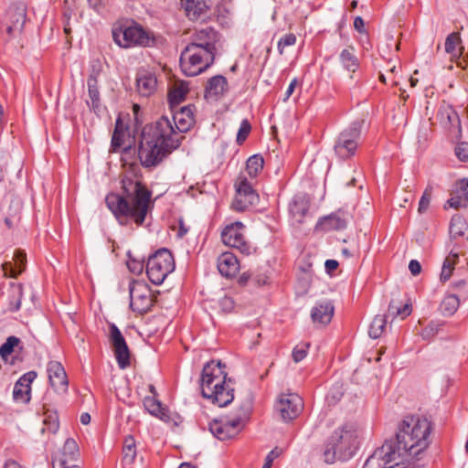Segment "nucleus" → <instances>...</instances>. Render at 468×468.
I'll use <instances>...</instances> for the list:
<instances>
[{
	"instance_id": "obj_1",
	"label": "nucleus",
	"mask_w": 468,
	"mask_h": 468,
	"mask_svg": "<svg viewBox=\"0 0 468 468\" xmlns=\"http://www.w3.org/2000/svg\"><path fill=\"white\" fill-rule=\"evenodd\" d=\"M173 120L165 116L154 123L144 127L138 148V157L142 165H157L171 152L179 147L181 135L194 125V116L190 106L182 107L173 114Z\"/></svg>"
},
{
	"instance_id": "obj_2",
	"label": "nucleus",
	"mask_w": 468,
	"mask_h": 468,
	"mask_svg": "<svg viewBox=\"0 0 468 468\" xmlns=\"http://www.w3.org/2000/svg\"><path fill=\"white\" fill-rule=\"evenodd\" d=\"M135 168L126 172L122 178V194L110 193L105 202L121 225L130 221L141 226L148 213L151 192L139 179Z\"/></svg>"
},
{
	"instance_id": "obj_3",
	"label": "nucleus",
	"mask_w": 468,
	"mask_h": 468,
	"mask_svg": "<svg viewBox=\"0 0 468 468\" xmlns=\"http://www.w3.org/2000/svg\"><path fill=\"white\" fill-rule=\"evenodd\" d=\"M431 422L419 416H407L398 426L395 441H387L394 448L396 456L403 463L418 456L430 445Z\"/></svg>"
},
{
	"instance_id": "obj_4",
	"label": "nucleus",
	"mask_w": 468,
	"mask_h": 468,
	"mask_svg": "<svg viewBox=\"0 0 468 468\" xmlns=\"http://www.w3.org/2000/svg\"><path fill=\"white\" fill-rule=\"evenodd\" d=\"M225 365L220 361L207 362L200 379L201 394L218 407H226L234 399V388L231 378L224 371Z\"/></svg>"
},
{
	"instance_id": "obj_5",
	"label": "nucleus",
	"mask_w": 468,
	"mask_h": 468,
	"mask_svg": "<svg viewBox=\"0 0 468 468\" xmlns=\"http://www.w3.org/2000/svg\"><path fill=\"white\" fill-rule=\"evenodd\" d=\"M253 399L247 394L241 401L235 416L228 420H215L209 424L211 433L220 441L237 436L245 427L252 411Z\"/></svg>"
},
{
	"instance_id": "obj_6",
	"label": "nucleus",
	"mask_w": 468,
	"mask_h": 468,
	"mask_svg": "<svg viewBox=\"0 0 468 468\" xmlns=\"http://www.w3.org/2000/svg\"><path fill=\"white\" fill-rule=\"evenodd\" d=\"M356 444V434L349 425L335 430L324 452V461L332 463L337 458L347 460L353 454Z\"/></svg>"
},
{
	"instance_id": "obj_7",
	"label": "nucleus",
	"mask_w": 468,
	"mask_h": 468,
	"mask_svg": "<svg viewBox=\"0 0 468 468\" xmlns=\"http://www.w3.org/2000/svg\"><path fill=\"white\" fill-rule=\"evenodd\" d=\"M214 59L212 51L187 45L180 55V67L185 75L194 77L205 71Z\"/></svg>"
},
{
	"instance_id": "obj_8",
	"label": "nucleus",
	"mask_w": 468,
	"mask_h": 468,
	"mask_svg": "<svg viewBox=\"0 0 468 468\" xmlns=\"http://www.w3.org/2000/svg\"><path fill=\"white\" fill-rule=\"evenodd\" d=\"M175 269V260L167 249H160L149 257L146 273L154 284H161Z\"/></svg>"
},
{
	"instance_id": "obj_9",
	"label": "nucleus",
	"mask_w": 468,
	"mask_h": 468,
	"mask_svg": "<svg viewBox=\"0 0 468 468\" xmlns=\"http://www.w3.org/2000/svg\"><path fill=\"white\" fill-rule=\"evenodd\" d=\"M112 37L118 46L125 48L149 47L154 42V37L137 24L113 29Z\"/></svg>"
},
{
	"instance_id": "obj_10",
	"label": "nucleus",
	"mask_w": 468,
	"mask_h": 468,
	"mask_svg": "<svg viewBox=\"0 0 468 468\" xmlns=\"http://www.w3.org/2000/svg\"><path fill=\"white\" fill-rule=\"evenodd\" d=\"M364 121L354 122L349 127L340 133L335 144V154L342 159H346L355 154L357 148V141L361 136Z\"/></svg>"
},
{
	"instance_id": "obj_11",
	"label": "nucleus",
	"mask_w": 468,
	"mask_h": 468,
	"mask_svg": "<svg viewBox=\"0 0 468 468\" xmlns=\"http://www.w3.org/2000/svg\"><path fill=\"white\" fill-rule=\"evenodd\" d=\"M130 306L133 311L144 314L148 312L154 303V295L149 286L141 281H133L129 285Z\"/></svg>"
},
{
	"instance_id": "obj_12",
	"label": "nucleus",
	"mask_w": 468,
	"mask_h": 468,
	"mask_svg": "<svg viewBox=\"0 0 468 468\" xmlns=\"http://www.w3.org/2000/svg\"><path fill=\"white\" fill-rule=\"evenodd\" d=\"M259 201V195L247 178L240 176L236 183V196L231 207L236 211H244Z\"/></svg>"
},
{
	"instance_id": "obj_13",
	"label": "nucleus",
	"mask_w": 468,
	"mask_h": 468,
	"mask_svg": "<svg viewBox=\"0 0 468 468\" xmlns=\"http://www.w3.org/2000/svg\"><path fill=\"white\" fill-rule=\"evenodd\" d=\"M243 229L244 225L241 222L230 224L223 229L221 239L225 245L239 250L242 254L249 255L250 246L245 240Z\"/></svg>"
},
{
	"instance_id": "obj_14",
	"label": "nucleus",
	"mask_w": 468,
	"mask_h": 468,
	"mask_svg": "<svg viewBox=\"0 0 468 468\" xmlns=\"http://www.w3.org/2000/svg\"><path fill=\"white\" fill-rule=\"evenodd\" d=\"M109 339L112 346L114 355L120 368L124 369L130 366V351L126 341L119 328L110 324Z\"/></svg>"
},
{
	"instance_id": "obj_15",
	"label": "nucleus",
	"mask_w": 468,
	"mask_h": 468,
	"mask_svg": "<svg viewBox=\"0 0 468 468\" xmlns=\"http://www.w3.org/2000/svg\"><path fill=\"white\" fill-rule=\"evenodd\" d=\"M303 408L302 398L294 393L283 394L277 404L281 417L285 421L295 419Z\"/></svg>"
},
{
	"instance_id": "obj_16",
	"label": "nucleus",
	"mask_w": 468,
	"mask_h": 468,
	"mask_svg": "<svg viewBox=\"0 0 468 468\" xmlns=\"http://www.w3.org/2000/svg\"><path fill=\"white\" fill-rule=\"evenodd\" d=\"M80 457V452L77 442L69 438L66 440L60 452H58L52 461V466L57 468L79 466L77 462Z\"/></svg>"
},
{
	"instance_id": "obj_17",
	"label": "nucleus",
	"mask_w": 468,
	"mask_h": 468,
	"mask_svg": "<svg viewBox=\"0 0 468 468\" xmlns=\"http://www.w3.org/2000/svg\"><path fill=\"white\" fill-rule=\"evenodd\" d=\"M27 16V8L23 3L12 5L6 11L5 21L7 24V33L20 32L25 25Z\"/></svg>"
},
{
	"instance_id": "obj_18",
	"label": "nucleus",
	"mask_w": 468,
	"mask_h": 468,
	"mask_svg": "<svg viewBox=\"0 0 468 468\" xmlns=\"http://www.w3.org/2000/svg\"><path fill=\"white\" fill-rule=\"evenodd\" d=\"M218 41V33L212 27H208L200 30H197L193 36L192 40L188 45H193L197 48H206L212 51L215 55V44Z\"/></svg>"
},
{
	"instance_id": "obj_19",
	"label": "nucleus",
	"mask_w": 468,
	"mask_h": 468,
	"mask_svg": "<svg viewBox=\"0 0 468 468\" xmlns=\"http://www.w3.org/2000/svg\"><path fill=\"white\" fill-rule=\"evenodd\" d=\"M211 5L209 0H182L186 16L193 21L207 16Z\"/></svg>"
},
{
	"instance_id": "obj_20",
	"label": "nucleus",
	"mask_w": 468,
	"mask_h": 468,
	"mask_svg": "<svg viewBox=\"0 0 468 468\" xmlns=\"http://www.w3.org/2000/svg\"><path fill=\"white\" fill-rule=\"evenodd\" d=\"M37 378V372L28 371L16 381L13 390V399L16 401L27 403L30 400L31 383Z\"/></svg>"
},
{
	"instance_id": "obj_21",
	"label": "nucleus",
	"mask_w": 468,
	"mask_h": 468,
	"mask_svg": "<svg viewBox=\"0 0 468 468\" xmlns=\"http://www.w3.org/2000/svg\"><path fill=\"white\" fill-rule=\"evenodd\" d=\"M48 373L49 383L56 391L67 390L69 384L67 374L59 362L50 361L48 364Z\"/></svg>"
},
{
	"instance_id": "obj_22",
	"label": "nucleus",
	"mask_w": 468,
	"mask_h": 468,
	"mask_svg": "<svg viewBox=\"0 0 468 468\" xmlns=\"http://www.w3.org/2000/svg\"><path fill=\"white\" fill-rule=\"evenodd\" d=\"M218 270L222 276L232 278L239 271V262L232 252H223L218 258Z\"/></svg>"
},
{
	"instance_id": "obj_23",
	"label": "nucleus",
	"mask_w": 468,
	"mask_h": 468,
	"mask_svg": "<svg viewBox=\"0 0 468 468\" xmlns=\"http://www.w3.org/2000/svg\"><path fill=\"white\" fill-rule=\"evenodd\" d=\"M447 204L454 208L468 207V179H461L455 184L452 197L448 199Z\"/></svg>"
},
{
	"instance_id": "obj_24",
	"label": "nucleus",
	"mask_w": 468,
	"mask_h": 468,
	"mask_svg": "<svg viewBox=\"0 0 468 468\" xmlns=\"http://www.w3.org/2000/svg\"><path fill=\"white\" fill-rule=\"evenodd\" d=\"M228 90L227 79L222 75H216L207 80L205 98L217 101Z\"/></svg>"
},
{
	"instance_id": "obj_25",
	"label": "nucleus",
	"mask_w": 468,
	"mask_h": 468,
	"mask_svg": "<svg viewBox=\"0 0 468 468\" xmlns=\"http://www.w3.org/2000/svg\"><path fill=\"white\" fill-rule=\"evenodd\" d=\"M334 312L335 307L333 303L330 301H326L317 303V305L312 309L311 317L314 323L326 325L331 322Z\"/></svg>"
},
{
	"instance_id": "obj_26",
	"label": "nucleus",
	"mask_w": 468,
	"mask_h": 468,
	"mask_svg": "<svg viewBox=\"0 0 468 468\" xmlns=\"http://www.w3.org/2000/svg\"><path fill=\"white\" fill-rule=\"evenodd\" d=\"M347 221L339 214H332L322 218L316 224L315 229L321 231L340 230L346 229Z\"/></svg>"
},
{
	"instance_id": "obj_27",
	"label": "nucleus",
	"mask_w": 468,
	"mask_h": 468,
	"mask_svg": "<svg viewBox=\"0 0 468 468\" xmlns=\"http://www.w3.org/2000/svg\"><path fill=\"white\" fill-rule=\"evenodd\" d=\"M137 90L144 97L152 95L157 86V80L154 74L148 72H141L136 79Z\"/></svg>"
},
{
	"instance_id": "obj_28",
	"label": "nucleus",
	"mask_w": 468,
	"mask_h": 468,
	"mask_svg": "<svg viewBox=\"0 0 468 468\" xmlns=\"http://www.w3.org/2000/svg\"><path fill=\"white\" fill-rule=\"evenodd\" d=\"M145 410L153 416L159 418L163 421H169L168 410L163 407L162 403L154 397H145L144 399Z\"/></svg>"
},
{
	"instance_id": "obj_29",
	"label": "nucleus",
	"mask_w": 468,
	"mask_h": 468,
	"mask_svg": "<svg viewBox=\"0 0 468 468\" xmlns=\"http://www.w3.org/2000/svg\"><path fill=\"white\" fill-rule=\"evenodd\" d=\"M15 261V266H13L11 262H5L3 264V271L5 276L16 278L24 271L26 263V254L23 253L22 251H17L16 253Z\"/></svg>"
},
{
	"instance_id": "obj_30",
	"label": "nucleus",
	"mask_w": 468,
	"mask_h": 468,
	"mask_svg": "<svg viewBox=\"0 0 468 468\" xmlns=\"http://www.w3.org/2000/svg\"><path fill=\"white\" fill-rule=\"evenodd\" d=\"M188 90L189 88L187 82L176 81L173 88L170 90L168 93V100L170 105L174 107L181 103L185 100Z\"/></svg>"
},
{
	"instance_id": "obj_31",
	"label": "nucleus",
	"mask_w": 468,
	"mask_h": 468,
	"mask_svg": "<svg viewBox=\"0 0 468 468\" xmlns=\"http://www.w3.org/2000/svg\"><path fill=\"white\" fill-rule=\"evenodd\" d=\"M23 289L20 283L10 282L7 290L8 310L11 312L18 311L21 306Z\"/></svg>"
},
{
	"instance_id": "obj_32",
	"label": "nucleus",
	"mask_w": 468,
	"mask_h": 468,
	"mask_svg": "<svg viewBox=\"0 0 468 468\" xmlns=\"http://www.w3.org/2000/svg\"><path fill=\"white\" fill-rule=\"evenodd\" d=\"M411 312L412 307L410 303L402 304L399 299H392L388 304V316H391L392 318L401 316L405 318L409 316Z\"/></svg>"
},
{
	"instance_id": "obj_33",
	"label": "nucleus",
	"mask_w": 468,
	"mask_h": 468,
	"mask_svg": "<svg viewBox=\"0 0 468 468\" xmlns=\"http://www.w3.org/2000/svg\"><path fill=\"white\" fill-rule=\"evenodd\" d=\"M136 442L133 436H126L123 441L122 449V463L124 465H131L133 463L136 457Z\"/></svg>"
},
{
	"instance_id": "obj_34",
	"label": "nucleus",
	"mask_w": 468,
	"mask_h": 468,
	"mask_svg": "<svg viewBox=\"0 0 468 468\" xmlns=\"http://www.w3.org/2000/svg\"><path fill=\"white\" fill-rule=\"evenodd\" d=\"M468 232V224L463 217L454 215L450 223V234L453 239L463 237Z\"/></svg>"
},
{
	"instance_id": "obj_35",
	"label": "nucleus",
	"mask_w": 468,
	"mask_h": 468,
	"mask_svg": "<svg viewBox=\"0 0 468 468\" xmlns=\"http://www.w3.org/2000/svg\"><path fill=\"white\" fill-rule=\"evenodd\" d=\"M440 121L444 124L460 127V117L457 112L450 105L443 106L438 113Z\"/></svg>"
},
{
	"instance_id": "obj_36",
	"label": "nucleus",
	"mask_w": 468,
	"mask_h": 468,
	"mask_svg": "<svg viewBox=\"0 0 468 468\" xmlns=\"http://www.w3.org/2000/svg\"><path fill=\"white\" fill-rule=\"evenodd\" d=\"M340 61L348 71L355 72L358 68V59L355 55V49L351 47L342 50L340 53Z\"/></svg>"
},
{
	"instance_id": "obj_37",
	"label": "nucleus",
	"mask_w": 468,
	"mask_h": 468,
	"mask_svg": "<svg viewBox=\"0 0 468 468\" xmlns=\"http://www.w3.org/2000/svg\"><path fill=\"white\" fill-rule=\"evenodd\" d=\"M460 44L461 37L459 33L453 32L446 37L445 51L451 54L452 57H460L464 49L463 47H460L459 49H457V46Z\"/></svg>"
},
{
	"instance_id": "obj_38",
	"label": "nucleus",
	"mask_w": 468,
	"mask_h": 468,
	"mask_svg": "<svg viewBox=\"0 0 468 468\" xmlns=\"http://www.w3.org/2000/svg\"><path fill=\"white\" fill-rule=\"evenodd\" d=\"M460 300L455 294H447L441 303V312L443 315L451 316L458 310Z\"/></svg>"
},
{
	"instance_id": "obj_39",
	"label": "nucleus",
	"mask_w": 468,
	"mask_h": 468,
	"mask_svg": "<svg viewBox=\"0 0 468 468\" xmlns=\"http://www.w3.org/2000/svg\"><path fill=\"white\" fill-rule=\"evenodd\" d=\"M458 259V253L452 251H451L450 254L445 258L441 272V282H447L452 277L454 266L457 263Z\"/></svg>"
},
{
	"instance_id": "obj_40",
	"label": "nucleus",
	"mask_w": 468,
	"mask_h": 468,
	"mask_svg": "<svg viewBox=\"0 0 468 468\" xmlns=\"http://www.w3.org/2000/svg\"><path fill=\"white\" fill-rule=\"evenodd\" d=\"M264 160L261 155L250 156L246 165V170L250 177H256L263 169Z\"/></svg>"
},
{
	"instance_id": "obj_41",
	"label": "nucleus",
	"mask_w": 468,
	"mask_h": 468,
	"mask_svg": "<svg viewBox=\"0 0 468 468\" xmlns=\"http://www.w3.org/2000/svg\"><path fill=\"white\" fill-rule=\"evenodd\" d=\"M386 324H387V319L385 316H382V315L375 316V318L373 319V321L369 326V330H368L369 336L374 339L378 338L382 335V333L386 327Z\"/></svg>"
},
{
	"instance_id": "obj_42",
	"label": "nucleus",
	"mask_w": 468,
	"mask_h": 468,
	"mask_svg": "<svg viewBox=\"0 0 468 468\" xmlns=\"http://www.w3.org/2000/svg\"><path fill=\"white\" fill-rule=\"evenodd\" d=\"M289 209L290 213L296 219V221L301 222L308 210V206L303 200L295 199L290 204Z\"/></svg>"
},
{
	"instance_id": "obj_43",
	"label": "nucleus",
	"mask_w": 468,
	"mask_h": 468,
	"mask_svg": "<svg viewBox=\"0 0 468 468\" xmlns=\"http://www.w3.org/2000/svg\"><path fill=\"white\" fill-rule=\"evenodd\" d=\"M20 343V339L16 336H9L5 342L0 346V356L6 359Z\"/></svg>"
},
{
	"instance_id": "obj_44",
	"label": "nucleus",
	"mask_w": 468,
	"mask_h": 468,
	"mask_svg": "<svg viewBox=\"0 0 468 468\" xmlns=\"http://www.w3.org/2000/svg\"><path fill=\"white\" fill-rule=\"evenodd\" d=\"M88 91L91 101V106L93 109L97 108L100 104V91L98 89V80H88Z\"/></svg>"
},
{
	"instance_id": "obj_45",
	"label": "nucleus",
	"mask_w": 468,
	"mask_h": 468,
	"mask_svg": "<svg viewBox=\"0 0 468 468\" xmlns=\"http://www.w3.org/2000/svg\"><path fill=\"white\" fill-rule=\"evenodd\" d=\"M119 126H122V121L120 119L116 121L115 129L112 138V146L113 148H119L124 144V136L126 132L119 130Z\"/></svg>"
},
{
	"instance_id": "obj_46",
	"label": "nucleus",
	"mask_w": 468,
	"mask_h": 468,
	"mask_svg": "<svg viewBox=\"0 0 468 468\" xmlns=\"http://www.w3.org/2000/svg\"><path fill=\"white\" fill-rule=\"evenodd\" d=\"M441 324L438 322L431 321L420 333L422 339L429 340L435 336L439 332Z\"/></svg>"
},
{
	"instance_id": "obj_47",
	"label": "nucleus",
	"mask_w": 468,
	"mask_h": 468,
	"mask_svg": "<svg viewBox=\"0 0 468 468\" xmlns=\"http://www.w3.org/2000/svg\"><path fill=\"white\" fill-rule=\"evenodd\" d=\"M309 344H301L296 346L292 350V359L295 363L302 361L307 355Z\"/></svg>"
},
{
	"instance_id": "obj_48",
	"label": "nucleus",
	"mask_w": 468,
	"mask_h": 468,
	"mask_svg": "<svg viewBox=\"0 0 468 468\" xmlns=\"http://www.w3.org/2000/svg\"><path fill=\"white\" fill-rule=\"evenodd\" d=\"M251 130L250 123L248 120H243L237 134V142L242 144L248 137Z\"/></svg>"
},
{
	"instance_id": "obj_49",
	"label": "nucleus",
	"mask_w": 468,
	"mask_h": 468,
	"mask_svg": "<svg viewBox=\"0 0 468 468\" xmlns=\"http://www.w3.org/2000/svg\"><path fill=\"white\" fill-rule=\"evenodd\" d=\"M431 198V187H427L425 189L422 197H420V200L419 203L418 210L420 213H424L427 211V209L430 206Z\"/></svg>"
},
{
	"instance_id": "obj_50",
	"label": "nucleus",
	"mask_w": 468,
	"mask_h": 468,
	"mask_svg": "<svg viewBox=\"0 0 468 468\" xmlns=\"http://www.w3.org/2000/svg\"><path fill=\"white\" fill-rule=\"evenodd\" d=\"M295 41H296V37L293 34L285 35L278 42L279 53L282 54L285 47L294 45Z\"/></svg>"
},
{
	"instance_id": "obj_51",
	"label": "nucleus",
	"mask_w": 468,
	"mask_h": 468,
	"mask_svg": "<svg viewBox=\"0 0 468 468\" xmlns=\"http://www.w3.org/2000/svg\"><path fill=\"white\" fill-rule=\"evenodd\" d=\"M456 156L460 161H468V143L461 142L455 147Z\"/></svg>"
},
{
	"instance_id": "obj_52",
	"label": "nucleus",
	"mask_w": 468,
	"mask_h": 468,
	"mask_svg": "<svg viewBox=\"0 0 468 468\" xmlns=\"http://www.w3.org/2000/svg\"><path fill=\"white\" fill-rule=\"evenodd\" d=\"M44 424L49 432L55 433L58 429V420L56 415H49L44 420Z\"/></svg>"
},
{
	"instance_id": "obj_53",
	"label": "nucleus",
	"mask_w": 468,
	"mask_h": 468,
	"mask_svg": "<svg viewBox=\"0 0 468 468\" xmlns=\"http://www.w3.org/2000/svg\"><path fill=\"white\" fill-rule=\"evenodd\" d=\"M102 70V66L100 60L95 59L90 62V72L88 80H98L101 72Z\"/></svg>"
},
{
	"instance_id": "obj_54",
	"label": "nucleus",
	"mask_w": 468,
	"mask_h": 468,
	"mask_svg": "<svg viewBox=\"0 0 468 468\" xmlns=\"http://www.w3.org/2000/svg\"><path fill=\"white\" fill-rule=\"evenodd\" d=\"M282 450L278 447H275L273 450H271L266 456L265 463L263 464L262 468H271L274 459L279 457L282 454Z\"/></svg>"
},
{
	"instance_id": "obj_55",
	"label": "nucleus",
	"mask_w": 468,
	"mask_h": 468,
	"mask_svg": "<svg viewBox=\"0 0 468 468\" xmlns=\"http://www.w3.org/2000/svg\"><path fill=\"white\" fill-rule=\"evenodd\" d=\"M129 271L134 274H141L144 271V262L135 260H129L127 261Z\"/></svg>"
},
{
	"instance_id": "obj_56",
	"label": "nucleus",
	"mask_w": 468,
	"mask_h": 468,
	"mask_svg": "<svg viewBox=\"0 0 468 468\" xmlns=\"http://www.w3.org/2000/svg\"><path fill=\"white\" fill-rule=\"evenodd\" d=\"M219 306L225 313H229L234 309V301L229 296H224L219 300Z\"/></svg>"
},
{
	"instance_id": "obj_57",
	"label": "nucleus",
	"mask_w": 468,
	"mask_h": 468,
	"mask_svg": "<svg viewBox=\"0 0 468 468\" xmlns=\"http://www.w3.org/2000/svg\"><path fill=\"white\" fill-rule=\"evenodd\" d=\"M409 270L414 276L420 274L421 271L420 263L417 260H411L409 263Z\"/></svg>"
},
{
	"instance_id": "obj_58",
	"label": "nucleus",
	"mask_w": 468,
	"mask_h": 468,
	"mask_svg": "<svg viewBox=\"0 0 468 468\" xmlns=\"http://www.w3.org/2000/svg\"><path fill=\"white\" fill-rule=\"evenodd\" d=\"M297 84H298V80H297V79H293V80L291 81V83H290L289 87L287 88V90H286V92H285V95H284V97H283V99H282V100H283V101H286L291 97V95L293 93V91H294L295 87L297 86Z\"/></svg>"
},
{
	"instance_id": "obj_59",
	"label": "nucleus",
	"mask_w": 468,
	"mask_h": 468,
	"mask_svg": "<svg viewBox=\"0 0 468 468\" xmlns=\"http://www.w3.org/2000/svg\"><path fill=\"white\" fill-rule=\"evenodd\" d=\"M324 265L327 272L330 273L336 270V268L338 267V262L335 260H327Z\"/></svg>"
},
{
	"instance_id": "obj_60",
	"label": "nucleus",
	"mask_w": 468,
	"mask_h": 468,
	"mask_svg": "<svg viewBox=\"0 0 468 468\" xmlns=\"http://www.w3.org/2000/svg\"><path fill=\"white\" fill-rule=\"evenodd\" d=\"M364 27H365V23H364V20L361 16H356L354 20V27L358 31V32H363L364 31Z\"/></svg>"
},
{
	"instance_id": "obj_61",
	"label": "nucleus",
	"mask_w": 468,
	"mask_h": 468,
	"mask_svg": "<svg viewBox=\"0 0 468 468\" xmlns=\"http://www.w3.org/2000/svg\"><path fill=\"white\" fill-rule=\"evenodd\" d=\"M3 468H22V466L14 460H8L5 463Z\"/></svg>"
},
{
	"instance_id": "obj_62",
	"label": "nucleus",
	"mask_w": 468,
	"mask_h": 468,
	"mask_svg": "<svg viewBox=\"0 0 468 468\" xmlns=\"http://www.w3.org/2000/svg\"><path fill=\"white\" fill-rule=\"evenodd\" d=\"M188 231V229L185 227L182 220L179 221V230L177 232V236L182 238L184 237Z\"/></svg>"
},
{
	"instance_id": "obj_63",
	"label": "nucleus",
	"mask_w": 468,
	"mask_h": 468,
	"mask_svg": "<svg viewBox=\"0 0 468 468\" xmlns=\"http://www.w3.org/2000/svg\"><path fill=\"white\" fill-rule=\"evenodd\" d=\"M80 422L83 424V425H87L90 422V415L87 412L85 413H82L80 415Z\"/></svg>"
},
{
	"instance_id": "obj_64",
	"label": "nucleus",
	"mask_w": 468,
	"mask_h": 468,
	"mask_svg": "<svg viewBox=\"0 0 468 468\" xmlns=\"http://www.w3.org/2000/svg\"><path fill=\"white\" fill-rule=\"evenodd\" d=\"M250 274L248 273V272H244L240 275L239 279V282L240 284H245L247 282V281L250 279Z\"/></svg>"
}]
</instances>
